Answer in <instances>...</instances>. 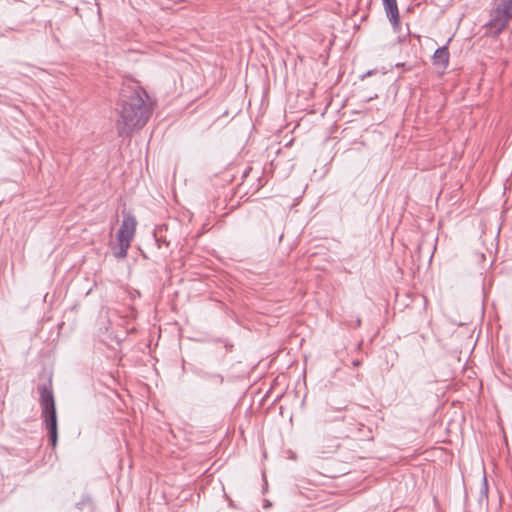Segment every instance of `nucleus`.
Masks as SVG:
<instances>
[{
	"label": "nucleus",
	"instance_id": "1",
	"mask_svg": "<svg viewBox=\"0 0 512 512\" xmlns=\"http://www.w3.org/2000/svg\"><path fill=\"white\" fill-rule=\"evenodd\" d=\"M118 106L120 119L117 121V132L121 137L130 136L134 130L144 127L152 114L148 95L138 85L121 90Z\"/></svg>",
	"mask_w": 512,
	"mask_h": 512
},
{
	"label": "nucleus",
	"instance_id": "2",
	"mask_svg": "<svg viewBox=\"0 0 512 512\" xmlns=\"http://www.w3.org/2000/svg\"><path fill=\"white\" fill-rule=\"evenodd\" d=\"M37 390L40 395L41 417L47 429L49 441L55 447L58 441V424L51 381L48 384L39 385Z\"/></svg>",
	"mask_w": 512,
	"mask_h": 512
},
{
	"label": "nucleus",
	"instance_id": "3",
	"mask_svg": "<svg viewBox=\"0 0 512 512\" xmlns=\"http://www.w3.org/2000/svg\"><path fill=\"white\" fill-rule=\"evenodd\" d=\"M511 19L512 0H500L490 12V20L486 24L487 34L498 35L506 28Z\"/></svg>",
	"mask_w": 512,
	"mask_h": 512
},
{
	"label": "nucleus",
	"instance_id": "4",
	"mask_svg": "<svg viewBox=\"0 0 512 512\" xmlns=\"http://www.w3.org/2000/svg\"><path fill=\"white\" fill-rule=\"evenodd\" d=\"M384 5V10L386 12V15L393 25L394 28H396L399 25L400 17H399V10L397 6L396 0H382Z\"/></svg>",
	"mask_w": 512,
	"mask_h": 512
},
{
	"label": "nucleus",
	"instance_id": "5",
	"mask_svg": "<svg viewBox=\"0 0 512 512\" xmlns=\"http://www.w3.org/2000/svg\"><path fill=\"white\" fill-rule=\"evenodd\" d=\"M449 50L447 46H442L436 49L433 55V64L445 70L449 64Z\"/></svg>",
	"mask_w": 512,
	"mask_h": 512
},
{
	"label": "nucleus",
	"instance_id": "6",
	"mask_svg": "<svg viewBox=\"0 0 512 512\" xmlns=\"http://www.w3.org/2000/svg\"><path fill=\"white\" fill-rule=\"evenodd\" d=\"M340 447L338 438L323 437L318 443V452L322 454L334 453Z\"/></svg>",
	"mask_w": 512,
	"mask_h": 512
},
{
	"label": "nucleus",
	"instance_id": "7",
	"mask_svg": "<svg viewBox=\"0 0 512 512\" xmlns=\"http://www.w3.org/2000/svg\"><path fill=\"white\" fill-rule=\"evenodd\" d=\"M199 376L201 379L211 383L214 386H220L223 383V376L221 374L217 373H210V372H200Z\"/></svg>",
	"mask_w": 512,
	"mask_h": 512
},
{
	"label": "nucleus",
	"instance_id": "8",
	"mask_svg": "<svg viewBox=\"0 0 512 512\" xmlns=\"http://www.w3.org/2000/svg\"><path fill=\"white\" fill-rule=\"evenodd\" d=\"M136 219L134 216L127 214L124 216L121 227L119 230H123L125 232H130L131 230H135L136 228Z\"/></svg>",
	"mask_w": 512,
	"mask_h": 512
},
{
	"label": "nucleus",
	"instance_id": "9",
	"mask_svg": "<svg viewBox=\"0 0 512 512\" xmlns=\"http://www.w3.org/2000/svg\"><path fill=\"white\" fill-rule=\"evenodd\" d=\"M130 247L129 243L118 242V248L114 250L113 254L118 259H123L127 256L128 249Z\"/></svg>",
	"mask_w": 512,
	"mask_h": 512
},
{
	"label": "nucleus",
	"instance_id": "10",
	"mask_svg": "<svg viewBox=\"0 0 512 512\" xmlns=\"http://www.w3.org/2000/svg\"><path fill=\"white\" fill-rule=\"evenodd\" d=\"M134 233H135V230H131V233L130 232H125L123 230H118V232H117V241L118 242H122V243L126 242V243L131 244V241L133 239Z\"/></svg>",
	"mask_w": 512,
	"mask_h": 512
},
{
	"label": "nucleus",
	"instance_id": "11",
	"mask_svg": "<svg viewBox=\"0 0 512 512\" xmlns=\"http://www.w3.org/2000/svg\"><path fill=\"white\" fill-rule=\"evenodd\" d=\"M334 420H344V416H340V417L332 418V417H331V415H330V411H329V410H327V411L325 412V415H324V419H323V421H324V422H332V421H334Z\"/></svg>",
	"mask_w": 512,
	"mask_h": 512
},
{
	"label": "nucleus",
	"instance_id": "12",
	"mask_svg": "<svg viewBox=\"0 0 512 512\" xmlns=\"http://www.w3.org/2000/svg\"><path fill=\"white\" fill-rule=\"evenodd\" d=\"M154 236H155V240H156L158 248H161L162 246L167 247L169 245V242H167L165 239H163L161 237H158L156 233L154 234Z\"/></svg>",
	"mask_w": 512,
	"mask_h": 512
},
{
	"label": "nucleus",
	"instance_id": "13",
	"mask_svg": "<svg viewBox=\"0 0 512 512\" xmlns=\"http://www.w3.org/2000/svg\"><path fill=\"white\" fill-rule=\"evenodd\" d=\"M396 66H397V67H403V69H404L405 71H409V70H411V66H406V64H405V63H400V64H397Z\"/></svg>",
	"mask_w": 512,
	"mask_h": 512
},
{
	"label": "nucleus",
	"instance_id": "14",
	"mask_svg": "<svg viewBox=\"0 0 512 512\" xmlns=\"http://www.w3.org/2000/svg\"><path fill=\"white\" fill-rule=\"evenodd\" d=\"M353 367H359L361 365V361L358 359L353 360L352 362Z\"/></svg>",
	"mask_w": 512,
	"mask_h": 512
},
{
	"label": "nucleus",
	"instance_id": "15",
	"mask_svg": "<svg viewBox=\"0 0 512 512\" xmlns=\"http://www.w3.org/2000/svg\"><path fill=\"white\" fill-rule=\"evenodd\" d=\"M483 484H484V491H485V493H487L488 487H487L486 477H484V479H483Z\"/></svg>",
	"mask_w": 512,
	"mask_h": 512
},
{
	"label": "nucleus",
	"instance_id": "16",
	"mask_svg": "<svg viewBox=\"0 0 512 512\" xmlns=\"http://www.w3.org/2000/svg\"><path fill=\"white\" fill-rule=\"evenodd\" d=\"M360 325H361V320H360V319H357V321H356V326L358 327V326H360Z\"/></svg>",
	"mask_w": 512,
	"mask_h": 512
},
{
	"label": "nucleus",
	"instance_id": "17",
	"mask_svg": "<svg viewBox=\"0 0 512 512\" xmlns=\"http://www.w3.org/2000/svg\"><path fill=\"white\" fill-rule=\"evenodd\" d=\"M372 73H373L372 71H368V72L366 73V75H367V76H369V75H372Z\"/></svg>",
	"mask_w": 512,
	"mask_h": 512
}]
</instances>
